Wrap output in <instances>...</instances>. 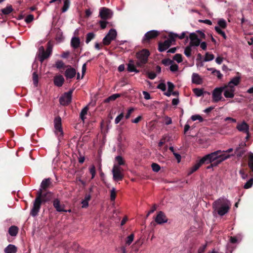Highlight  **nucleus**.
<instances>
[{
	"mask_svg": "<svg viewBox=\"0 0 253 253\" xmlns=\"http://www.w3.org/2000/svg\"><path fill=\"white\" fill-rule=\"evenodd\" d=\"M53 198L52 192L46 191H42L39 190L36 194V197L33 202V206L30 211V215L35 217L38 215L42 204L50 201Z\"/></svg>",
	"mask_w": 253,
	"mask_h": 253,
	"instance_id": "1",
	"label": "nucleus"
},
{
	"mask_svg": "<svg viewBox=\"0 0 253 253\" xmlns=\"http://www.w3.org/2000/svg\"><path fill=\"white\" fill-rule=\"evenodd\" d=\"M231 206L229 200L225 198H220L212 203L213 212L222 216L229 212Z\"/></svg>",
	"mask_w": 253,
	"mask_h": 253,
	"instance_id": "2",
	"label": "nucleus"
},
{
	"mask_svg": "<svg viewBox=\"0 0 253 253\" xmlns=\"http://www.w3.org/2000/svg\"><path fill=\"white\" fill-rule=\"evenodd\" d=\"M39 59L40 61L42 63L51 54L52 51V45L50 42H48L47 43L46 51H45L44 47L42 46L39 48Z\"/></svg>",
	"mask_w": 253,
	"mask_h": 253,
	"instance_id": "3",
	"label": "nucleus"
},
{
	"mask_svg": "<svg viewBox=\"0 0 253 253\" xmlns=\"http://www.w3.org/2000/svg\"><path fill=\"white\" fill-rule=\"evenodd\" d=\"M217 158L211 163L213 167H216L225 160L230 158L231 155L223 153L221 150H217Z\"/></svg>",
	"mask_w": 253,
	"mask_h": 253,
	"instance_id": "4",
	"label": "nucleus"
},
{
	"mask_svg": "<svg viewBox=\"0 0 253 253\" xmlns=\"http://www.w3.org/2000/svg\"><path fill=\"white\" fill-rule=\"evenodd\" d=\"M150 53L149 51L147 49H143L136 53V57L137 60H140L145 63H147L148 57Z\"/></svg>",
	"mask_w": 253,
	"mask_h": 253,
	"instance_id": "5",
	"label": "nucleus"
},
{
	"mask_svg": "<svg viewBox=\"0 0 253 253\" xmlns=\"http://www.w3.org/2000/svg\"><path fill=\"white\" fill-rule=\"evenodd\" d=\"M73 89L69 90L67 92H65L59 98V102L61 105L63 106H67L71 102L72 95Z\"/></svg>",
	"mask_w": 253,
	"mask_h": 253,
	"instance_id": "6",
	"label": "nucleus"
},
{
	"mask_svg": "<svg viewBox=\"0 0 253 253\" xmlns=\"http://www.w3.org/2000/svg\"><path fill=\"white\" fill-rule=\"evenodd\" d=\"M117 37V32L116 30L111 29L103 39V43L104 45H109L112 41L114 40Z\"/></svg>",
	"mask_w": 253,
	"mask_h": 253,
	"instance_id": "7",
	"label": "nucleus"
},
{
	"mask_svg": "<svg viewBox=\"0 0 253 253\" xmlns=\"http://www.w3.org/2000/svg\"><path fill=\"white\" fill-rule=\"evenodd\" d=\"M122 169L117 165H114L112 169L113 179L118 181L122 180L124 178V174L122 172Z\"/></svg>",
	"mask_w": 253,
	"mask_h": 253,
	"instance_id": "8",
	"label": "nucleus"
},
{
	"mask_svg": "<svg viewBox=\"0 0 253 253\" xmlns=\"http://www.w3.org/2000/svg\"><path fill=\"white\" fill-rule=\"evenodd\" d=\"M217 152H213L210 154H207L202 158L199 161L200 162L201 165L203 164H208L212 162L217 158Z\"/></svg>",
	"mask_w": 253,
	"mask_h": 253,
	"instance_id": "9",
	"label": "nucleus"
},
{
	"mask_svg": "<svg viewBox=\"0 0 253 253\" xmlns=\"http://www.w3.org/2000/svg\"><path fill=\"white\" fill-rule=\"evenodd\" d=\"M159 32L156 30H151L147 32L142 40L144 43H149V42L153 39H155L159 35Z\"/></svg>",
	"mask_w": 253,
	"mask_h": 253,
	"instance_id": "10",
	"label": "nucleus"
},
{
	"mask_svg": "<svg viewBox=\"0 0 253 253\" xmlns=\"http://www.w3.org/2000/svg\"><path fill=\"white\" fill-rule=\"evenodd\" d=\"M54 128L55 133L59 137L63 135V131L62 128L61 118L59 116L56 117L54 120Z\"/></svg>",
	"mask_w": 253,
	"mask_h": 253,
	"instance_id": "11",
	"label": "nucleus"
},
{
	"mask_svg": "<svg viewBox=\"0 0 253 253\" xmlns=\"http://www.w3.org/2000/svg\"><path fill=\"white\" fill-rule=\"evenodd\" d=\"M225 87L222 86L220 87L215 88L212 92V97L213 101L214 102H217L221 100L222 98V92L225 89Z\"/></svg>",
	"mask_w": 253,
	"mask_h": 253,
	"instance_id": "12",
	"label": "nucleus"
},
{
	"mask_svg": "<svg viewBox=\"0 0 253 253\" xmlns=\"http://www.w3.org/2000/svg\"><path fill=\"white\" fill-rule=\"evenodd\" d=\"M113 15L112 11L106 7H101L99 11V17L103 20L110 19Z\"/></svg>",
	"mask_w": 253,
	"mask_h": 253,
	"instance_id": "13",
	"label": "nucleus"
},
{
	"mask_svg": "<svg viewBox=\"0 0 253 253\" xmlns=\"http://www.w3.org/2000/svg\"><path fill=\"white\" fill-rule=\"evenodd\" d=\"M53 206L55 209L56 211L58 212H70L71 210H65V205L64 204H61L60 201L59 199L56 198L54 199L52 202Z\"/></svg>",
	"mask_w": 253,
	"mask_h": 253,
	"instance_id": "14",
	"label": "nucleus"
},
{
	"mask_svg": "<svg viewBox=\"0 0 253 253\" xmlns=\"http://www.w3.org/2000/svg\"><path fill=\"white\" fill-rule=\"evenodd\" d=\"M67 69L65 70L64 75L67 80L74 78L76 74V70L71 66L67 65Z\"/></svg>",
	"mask_w": 253,
	"mask_h": 253,
	"instance_id": "15",
	"label": "nucleus"
},
{
	"mask_svg": "<svg viewBox=\"0 0 253 253\" xmlns=\"http://www.w3.org/2000/svg\"><path fill=\"white\" fill-rule=\"evenodd\" d=\"M168 218L165 213L162 211H159L155 218V222L159 224H162L167 222Z\"/></svg>",
	"mask_w": 253,
	"mask_h": 253,
	"instance_id": "16",
	"label": "nucleus"
},
{
	"mask_svg": "<svg viewBox=\"0 0 253 253\" xmlns=\"http://www.w3.org/2000/svg\"><path fill=\"white\" fill-rule=\"evenodd\" d=\"M190 40L189 44L190 46H198L200 45L201 40L198 38V35L195 33H192L190 34L188 38Z\"/></svg>",
	"mask_w": 253,
	"mask_h": 253,
	"instance_id": "17",
	"label": "nucleus"
},
{
	"mask_svg": "<svg viewBox=\"0 0 253 253\" xmlns=\"http://www.w3.org/2000/svg\"><path fill=\"white\" fill-rule=\"evenodd\" d=\"M246 146L245 143H241L238 147H237L234 152V154L230 155L231 156L236 155L238 157H242L245 153L246 150L245 147Z\"/></svg>",
	"mask_w": 253,
	"mask_h": 253,
	"instance_id": "18",
	"label": "nucleus"
},
{
	"mask_svg": "<svg viewBox=\"0 0 253 253\" xmlns=\"http://www.w3.org/2000/svg\"><path fill=\"white\" fill-rule=\"evenodd\" d=\"M236 127L239 131L246 133L247 134L246 138L248 139L249 138V126L246 122H243L241 124H238Z\"/></svg>",
	"mask_w": 253,
	"mask_h": 253,
	"instance_id": "19",
	"label": "nucleus"
},
{
	"mask_svg": "<svg viewBox=\"0 0 253 253\" xmlns=\"http://www.w3.org/2000/svg\"><path fill=\"white\" fill-rule=\"evenodd\" d=\"M52 186V182L51 181V179L45 178L44 179L41 184V188L39 190H41L42 191H47L48 188H50Z\"/></svg>",
	"mask_w": 253,
	"mask_h": 253,
	"instance_id": "20",
	"label": "nucleus"
},
{
	"mask_svg": "<svg viewBox=\"0 0 253 253\" xmlns=\"http://www.w3.org/2000/svg\"><path fill=\"white\" fill-rule=\"evenodd\" d=\"M171 45L170 41L166 40L164 42H159L158 49L160 52H164L168 49Z\"/></svg>",
	"mask_w": 253,
	"mask_h": 253,
	"instance_id": "21",
	"label": "nucleus"
},
{
	"mask_svg": "<svg viewBox=\"0 0 253 253\" xmlns=\"http://www.w3.org/2000/svg\"><path fill=\"white\" fill-rule=\"evenodd\" d=\"M65 79L61 75H56L54 77L53 83L55 86L61 87L63 85Z\"/></svg>",
	"mask_w": 253,
	"mask_h": 253,
	"instance_id": "22",
	"label": "nucleus"
},
{
	"mask_svg": "<svg viewBox=\"0 0 253 253\" xmlns=\"http://www.w3.org/2000/svg\"><path fill=\"white\" fill-rule=\"evenodd\" d=\"M126 65L127 70L128 72H135V73H138L140 72V70L136 69L134 61L133 60H129L128 63Z\"/></svg>",
	"mask_w": 253,
	"mask_h": 253,
	"instance_id": "23",
	"label": "nucleus"
},
{
	"mask_svg": "<svg viewBox=\"0 0 253 253\" xmlns=\"http://www.w3.org/2000/svg\"><path fill=\"white\" fill-rule=\"evenodd\" d=\"M224 92V95L226 98H233L234 96L235 87L234 86H230L225 87Z\"/></svg>",
	"mask_w": 253,
	"mask_h": 253,
	"instance_id": "24",
	"label": "nucleus"
},
{
	"mask_svg": "<svg viewBox=\"0 0 253 253\" xmlns=\"http://www.w3.org/2000/svg\"><path fill=\"white\" fill-rule=\"evenodd\" d=\"M241 79L239 77H234L228 84L227 85L224 86L225 87L234 86L237 85L240 82Z\"/></svg>",
	"mask_w": 253,
	"mask_h": 253,
	"instance_id": "25",
	"label": "nucleus"
},
{
	"mask_svg": "<svg viewBox=\"0 0 253 253\" xmlns=\"http://www.w3.org/2000/svg\"><path fill=\"white\" fill-rule=\"evenodd\" d=\"M192 82L193 84H202V79L197 73H194L192 76Z\"/></svg>",
	"mask_w": 253,
	"mask_h": 253,
	"instance_id": "26",
	"label": "nucleus"
},
{
	"mask_svg": "<svg viewBox=\"0 0 253 253\" xmlns=\"http://www.w3.org/2000/svg\"><path fill=\"white\" fill-rule=\"evenodd\" d=\"M91 199V194L90 193H86L84 195V199L82 201V207L83 208H86L88 206V202Z\"/></svg>",
	"mask_w": 253,
	"mask_h": 253,
	"instance_id": "27",
	"label": "nucleus"
},
{
	"mask_svg": "<svg viewBox=\"0 0 253 253\" xmlns=\"http://www.w3.org/2000/svg\"><path fill=\"white\" fill-rule=\"evenodd\" d=\"M5 253H16L17 248L14 245L9 244L4 250Z\"/></svg>",
	"mask_w": 253,
	"mask_h": 253,
	"instance_id": "28",
	"label": "nucleus"
},
{
	"mask_svg": "<svg viewBox=\"0 0 253 253\" xmlns=\"http://www.w3.org/2000/svg\"><path fill=\"white\" fill-rule=\"evenodd\" d=\"M80 40L78 37H73L71 42V46L75 49L78 48L80 44Z\"/></svg>",
	"mask_w": 253,
	"mask_h": 253,
	"instance_id": "29",
	"label": "nucleus"
},
{
	"mask_svg": "<svg viewBox=\"0 0 253 253\" xmlns=\"http://www.w3.org/2000/svg\"><path fill=\"white\" fill-rule=\"evenodd\" d=\"M18 228L15 225H12L9 228L8 233L11 236H15L18 232Z\"/></svg>",
	"mask_w": 253,
	"mask_h": 253,
	"instance_id": "30",
	"label": "nucleus"
},
{
	"mask_svg": "<svg viewBox=\"0 0 253 253\" xmlns=\"http://www.w3.org/2000/svg\"><path fill=\"white\" fill-rule=\"evenodd\" d=\"M177 37H178V35L177 34L169 32L168 35L169 39H167V40L170 41V43L172 44L173 43H175L176 38H177Z\"/></svg>",
	"mask_w": 253,
	"mask_h": 253,
	"instance_id": "31",
	"label": "nucleus"
},
{
	"mask_svg": "<svg viewBox=\"0 0 253 253\" xmlns=\"http://www.w3.org/2000/svg\"><path fill=\"white\" fill-rule=\"evenodd\" d=\"M88 109V107L86 106L82 110L80 114V118L83 122H84V120L86 118L85 115L87 114Z\"/></svg>",
	"mask_w": 253,
	"mask_h": 253,
	"instance_id": "32",
	"label": "nucleus"
},
{
	"mask_svg": "<svg viewBox=\"0 0 253 253\" xmlns=\"http://www.w3.org/2000/svg\"><path fill=\"white\" fill-rule=\"evenodd\" d=\"M120 96H121L120 94H118V93L113 94L112 95L108 97V98H107L106 99H105L104 100V102L108 103V102H110V101H114L117 98H119Z\"/></svg>",
	"mask_w": 253,
	"mask_h": 253,
	"instance_id": "33",
	"label": "nucleus"
},
{
	"mask_svg": "<svg viewBox=\"0 0 253 253\" xmlns=\"http://www.w3.org/2000/svg\"><path fill=\"white\" fill-rule=\"evenodd\" d=\"M67 66L62 60H57L55 64V67L59 70L64 69Z\"/></svg>",
	"mask_w": 253,
	"mask_h": 253,
	"instance_id": "34",
	"label": "nucleus"
},
{
	"mask_svg": "<svg viewBox=\"0 0 253 253\" xmlns=\"http://www.w3.org/2000/svg\"><path fill=\"white\" fill-rule=\"evenodd\" d=\"M207 70L210 71H211V73L213 75H215V73H217V77L218 79H221L222 77H223V75L222 74H221L220 72L218 70H217L213 68H208Z\"/></svg>",
	"mask_w": 253,
	"mask_h": 253,
	"instance_id": "35",
	"label": "nucleus"
},
{
	"mask_svg": "<svg viewBox=\"0 0 253 253\" xmlns=\"http://www.w3.org/2000/svg\"><path fill=\"white\" fill-rule=\"evenodd\" d=\"M13 10L12 7L11 5L7 6L5 8L1 9L2 13L4 15H8Z\"/></svg>",
	"mask_w": 253,
	"mask_h": 253,
	"instance_id": "36",
	"label": "nucleus"
},
{
	"mask_svg": "<svg viewBox=\"0 0 253 253\" xmlns=\"http://www.w3.org/2000/svg\"><path fill=\"white\" fill-rule=\"evenodd\" d=\"M192 46H190V44H189L185 48L184 53L187 57H189L191 56Z\"/></svg>",
	"mask_w": 253,
	"mask_h": 253,
	"instance_id": "37",
	"label": "nucleus"
},
{
	"mask_svg": "<svg viewBox=\"0 0 253 253\" xmlns=\"http://www.w3.org/2000/svg\"><path fill=\"white\" fill-rule=\"evenodd\" d=\"M252 177L245 184L244 188L249 189L251 188L253 184V174H251Z\"/></svg>",
	"mask_w": 253,
	"mask_h": 253,
	"instance_id": "38",
	"label": "nucleus"
},
{
	"mask_svg": "<svg viewBox=\"0 0 253 253\" xmlns=\"http://www.w3.org/2000/svg\"><path fill=\"white\" fill-rule=\"evenodd\" d=\"M95 34L92 32L88 33L86 34L85 42L88 43L92 40L95 38Z\"/></svg>",
	"mask_w": 253,
	"mask_h": 253,
	"instance_id": "39",
	"label": "nucleus"
},
{
	"mask_svg": "<svg viewBox=\"0 0 253 253\" xmlns=\"http://www.w3.org/2000/svg\"><path fill=\"white\" fill-rule=\"evenodd\" d=\"M202 166L201 164L199 161H198L196 164H195L190 169V171L189 172V174H191L195 171H196L197 170H198L199 168Z\"/></svg>",
	"mask_w": 253,
	"mask_h": 253,
	"instance_id": "40",
	"label": "nucleus"
},
{
	"mask_svg": "<svg viewBox=\"0 0 253 253\" xmlns=\"http://www.w3.org/2000/svg\"><path fill=\"white\" fill-rule=\"evenodd\" d=\"M214 56L213 54L209 53V52H206L203 61L207 62L211 61L214 59Z\"/></svg>",
	"mask_w": 253,
	"mask_h": 253,
	"instance_id": "41",
	"label": "nucleus"
},
{
	"mask_svg": "<svg viewBox=\"0 0 253 253\" xmlns=\"http://www.w3.org/2000/svg\"><path fill=\"white\" fill-rule=\"evenodd\" d=\"M193 91L198 97L202 96L204 93L203 89L202 88H195L193 89Z\"/></svg>",
	"mask_w": 253,
	"mask_h": 253,
	"instance_id": "42",
	"label": "nucleus"
},
{
	"mask_svg": "<svg viewBox=\"0 0 253 253\" xmlns=\"http://www.w3.org/2000/svg\"><path fill=\"white\" fill-rule=\"evenodd\" d=\"M134 237V234H131L130 235H129L126 239V246L130 245L132 241H133Z\"/></svg>",
	"mask_w": 253,
	"mask_h": 253,
	"instance_id": "43",
	"label": "nucleus"
},
{
	"mask_svg": "<svg viewBox=\"0 0 253 253\" xmlns=\"http://www.w3.org/2000/svg\"><path fill=\"white\" fill-rule=\"evenodd\" d=\"M70 6V0H65L64 1V5L62 8V12H66L69 8Z\"/></svg>",
	"mask_w": 253,
	"mask_h": 253,
	"instance_id": "44",
	"label": "nucleus"
},
{
	"mask_svg": "<svg viewBox=\"0 0 253 253\" xmlns=\"http://www.w3.org/2000/svg\"><path fill=\"white\" fill-rule=\"evenodd\" d=\"M116 161L117 162L118 166H123L125 164V162L123 157L121 156H117L115 158Z\"/></svg>",
	"mask_w": 253,
	"mask_h": 253,
	"instance_id": "45",
	"label": "nucleus"
},
{
	"mask_svg": "<svg viewBox=\"0 0 253 253\" xmlns=\"http://www.w3.org/2000/svg\"><path fill=\"white\" fill-rule=\"evenodd\" d=\"M33 84L35 86H37L38 82H39V77L38 75L37 74V72H34L33 73Z\"/></svg>",
	"mask_w": 253,
	"mask_h": 253,
	"instance_id": "46",
	"label": "nucleus"
},
{
	"mask_svg": "<svg viewBox=\"0 0 253 253\" xmlns=\"http://www.w3.org/2000/svg\"><path fill=\"white\" fill-rule=\"evenodd\" d=\"M169 139V138L168 136H164L161 139L160 142L158 143L159 147H162L165 143L166 141H168Z\"/></svg>",
	"mask_w": 253,
	"mask_h": 253,
	"instance_id": "47",
	"label": "nucleus"
},
{
	"mask_svg": "<svg viewBox=\"0 0 253 253\" xmlns=\"http://www.w3.org/2000/svg\"><path fill=\"white\" fill-rule=\"evenodd\" d=\"M173 59L176 61L178 63L182 61V56L181 54L177 53L173 57Z\"/></svg>",
	"mask_w": 253,
	"mask_h": 253,
	"instance_id": "48",
	"label": "nucleus"
},
{
	"mask_svg": "<svg viewBox=\"0 0 253 253\" xmlns=\"http://www.w3.org/2000/svg\"><path fill=\"white\" fill-rule=\"evenodd\" d=\"M214 29H215V30L216 31V32L218 34H219L221 36H222L224 39H226V36L225 35V33H224V32L222 31L219 27L215 26Z\"/></svg>",
	"mask_w": 253,
	"mask_h": 253,
	"instance_id": "49",
	"label": "nucleus"
},
{
	"mask_svg": "<svg viewBox=\"0 0 253 253\" xmlns=\"http://www.w3.org/2000/svg\"><path fill=\"white\" fill-rule=\"evenodd\" d=\"M116 197V192L115 188H113L110 191V200L111 201H115Z\"/></svg>",
	"mask_w": 253,
	"mask_h": 253,
	"instance_id": "50",
	"label": "nucleus"
},
{
	"mask_svg": "<svg viewBox=\"0 0 253 253\" xmlns=\"http://www.w3.org/2000/svg\"><path fill=\"white\" fill-rule=\"evenodd\" d=\"M191 119L193 121L199 120L200 122H202L204 121L203 118L199 115H193L191 116Z\"/></svg>",
	"mask_w": 253,
	"mask_h": 253,
	"instance_id": "51",
	"label": "nucleus"
},
{
	"mask_svg": "<svg viewBox=\"0 0 253 253\" xmlns=\"http://www.w3.org/2000/svg\"><path fill=\"white\" fill-rule=\"evenodd\" d=\"M218 25L220 27L223 29H225L227 26L226 21L223 19H220L218 21Z\"/></svg>",
	"mask_w": 253,
	"mask_h": 253,
	"instance_id": "52",
	"label": "nucleus"
},
{
	"mask_svg": "<svg viewBox=\"0 0 253 253\" xmlns=\"http://www.w3.org/2000/svg\"><path fill=\"white\" fill-rule=\"evenodd\" d=\"M173 63V61L169 58L164 59L162 60V63L165 66L171 65Z\"/></svg>",
	"mask_w": 253,
	"mask_h": 253,
	"instance_id": "53",
	"label": "nucleus"
},
{
	"mask_svg": "<svg viewBox=\"0 0 253 253\" xmlns=\"http://www.w3.org/2000/svg\"><path fill=\"white\" fill-rule=\"evenodd\" d=\"M89 172L91 174V179L94 178L96 174L95 167L94 165H92L89 168Z\"/></svg>",
	"mask_w": 253,
	"mask_h": 253,
	"instance_id": "54",
	"label": "nucleus"
},
{
	"mask_svg": "<svg viewBox=\"0 0 253 253\" xmlns=\"http://www.w3.org/2000/svg\"><path fill=\"white\" fill-rule=\"evenodd\" d=\"M151 167L153 170L155 172H158L161 169L160 166L156 163H153Z\"/></svg>",
	"mask_w": 253,
	"mask_h": 253,
	"instance_id": "55",
	"label": "nucleus"
},
{
	"mask_svg": "<svg viewBox=\"0 0 253 253\" xmlns=\"http://www.w3.org/2000/svg\"><path fill=\"white\" fill-rule=\"evenodd\" d=\"M146 74L151 80H154L157 76L156 74L153 72L146 71Z\"/></svg>",
	"mask_w": 253,
	"mask_h": 253,
	"instance_id": "56",
	"label": "nucleus"
},
{
	"mask_svg": "<svg viewBox=\"0 0 253 253\" xmlns=\"http://www.w3.org/2000/svg\"><path fill=\"white\" fill-rule=\"evenodd\" d=\"M72 248L73 250L77 251L79 252H82L83 249L80 247V246L76 243H74L72 246Z\"/></svg>",
	"mask_w": 253,
	"mask_h": 253,
	"instance_id": "57",
	"label": "nucleus"
},
{
	"mask_svg": "<svg viewBox=\"0 0 253 253\" xmlns=\"http://www.w3.org/2000/svg\"><path fill=\"white\" fill-rule=\"evenodd\" d=\"M124 115L123 113H121L119 115H118L115 120V123L116 124H118L124 118Z\"/></svg>",
	"mask_w": 253,
	"mask_h": 253,
	"instance_id": "58",
	"label": "nucleus"
},
{
	"mask_svg": "<svg viewBox=\"0 0 253 253\" xmlns=\"http://www.w3.org/2000/svg\"><path fill=\"white\" fill-rule=\"evenodd\" d=\"M239 173L241 175L242 178L244 179H246L248 176V174L245 173L244 169H240L239 171Z\"/></svg>",
	"mask_w": 253,
	"mask_h": 253,
	"instance_id": "59",
	"label": "nucleus"
},
{
	"mask_svg": "<svg viewBox=\"0 0 253 253\" xmlns=\"http://www.w3.org/2000/svg\"><path fill=\"white\" fill-rule=\"evenodd\" d=\"M34 17L33 15H28L25 19V21L27 23H30L34 20Z\"/></svg>",
	"mask_w": 253,
	"mask_h": 253,
	"instance_id": "60",
	"label": "nucleus"
},
{
	"mask_svg": "<svg viewBox=\"0 0 253 253\" xmlns=\"http://www.w3.org/2000/svg\"><path fill=\"white\" fill-rule=\"evenodd\" d=\"M169 69L172 72H176L178 69V66L176 64H172L169 67Z\"/></svg>",
	"mask_w": 253,
	"mask_h": 253,
	"instance_id": "61",
	"label": "nucleus"
},
{
	"mask_svg": "<svg viewBox=\"0 0 253 253\" xmlns=\"http://www.w3.org/2000/svg\"><path fill=\"white\" fill-rule=\"evenodd\" d=\"M105 20H100L99 21V23L100 24V27L102 29H105L106 26H107V24L108 23V22L105 21Z\"/></svg>",
	"mask_w": 253,
	"mask_h": 253,
	"instance_id": "62",
	"label": "nucleus"
},
{
	"mask_svg": "<svg viewBox=\"0 0 253 253\" xmlns=\"http://www.w3.org/2000/svg\"><path fill=\"white\" fill-rule=\"evenodd\" d=\"M168 86V90L169 92H172L174 88V85L173 83L170 82H168L167 83Z\"/></svg>",
	"mask_w": 253,
	"mask_h": 253,
	"instance_id": "63",
	"label": "nucleus"
},
{
	"mask_svg": "<svg viewBox=\"0 0 253 253\" xmlns=\"http://www.w3.org/2000/svg\"><path fill=\"white\" fill-rule=\"evenodd\" d=\"M134 109L133 108H130L128 110L125 116L126 119L129 118L131 113L134 111Z\"/></svg>",
	"mask_w": 253,
	"mask_h": 253,
	"instance_id": "64",
	"label": "nucleus"
}]
</instances>
